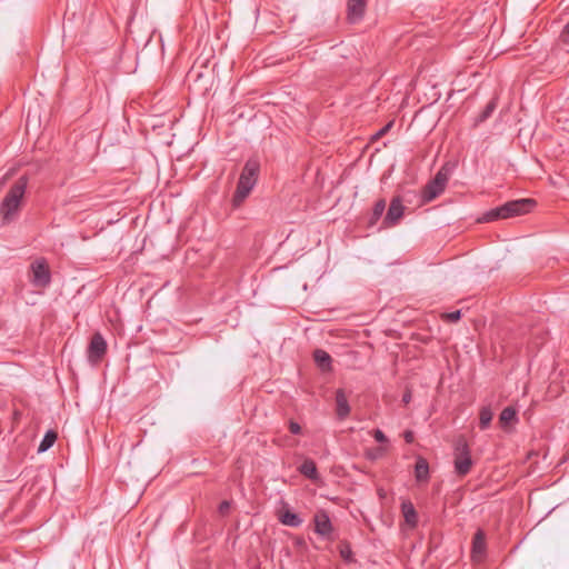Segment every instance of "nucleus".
<instances>
[{
	"instance_id": "obj_1",
	"label": "nucleus",
	"mask_w": 569,
	"mask_h": 569,
	"mask_svg": "<svg viewBox=\"0 0 569 569\" xmlns=\"http://www.w3.org/2000/svg\"><path fill=\"white\" fill-rule=\"evenodd\" d=\"M27 186L28 178L26 176L20 177L2 199L0 217L3 223H10L17 219Z\"/></svg>"
},
{
	"instance_id": "obj_2",
	"label": "nucleus",
	"mask_w": 569,
	"mask_h": 569,
	"mask_svg": "<svg viewBox=\"0 0 569 569\" xmlns=\"http://www.w3.org/2000/svg\"><path fill=\"white\" fill-rule=\"evenodd\" d=\"M259 171L260 162L258 159H248L240 173L237 189L233 193L232 203L234 207H239L250 194L251 190L257 183Z\"/></svg>"
},
{
	"instance_id": "obj_3",
	"label": "nucleus",
	"mask_w": 569,
	"mask_h": 569,
	"mask_svg": "<svg viewBox=\"0 0 569 569\" xmlns=\"http://www.w3.org/2000/svg\"><path fill=\"white\" fill-rule=\"evenodd\" d=\"M535 206L536 201L529 198L511 200L486 212L481 221L490 222L498 219H508L521 216L530 212Z\"/></svg>"
},
{
	"instance_id": "obj_4",
	"label": "nucleus",
	"mask_w": 569,
	"mask_h": 569,
	"mask_svg": "<svg viewBox=\"0 0 569 569\" xmlns=\"http://www.w3.org/2000/svg\"><path fill=\"white\" fill-rule=\"evenodd\" d=\"M453 466L459 477L468 475L473 466L468 442L462 436L458 437L453 443Z\"/></svg>"
},
{
	"instance_id": "obj_5",
	"label": "nucleus",
	"mask_w": 569,
	"mask_h": 569,
	"mask_svg": "<svg viewBox=\"0 0 569 569\" xmlns=\"http://www.w3.org/2000/svg\"><path fill=\"white\" fill-rule=\"evenodd\" d=\"M450 169L443 166L439 169L432 180H430L421 192V202L428 203L440 196L449 181Z\"/></svg>"
},
{
	"instance_id": "obj_6",
	"label": "nucleus",
	"mask_w": 569,
	"mask_h": 569,
	"mask_svg": "<svg viewBox=\"0 0 569 569\" xmlns=\"http://www.w3.org/2000/svg\"><path fill=\"white\" fill-rule=\"evenodd\" d=\"M30 281L34 287L46 288L51 282V273L44 259L31 263Z\"/></svg>"
},
{
	"instance_id": "obj_7",
	"label": "nucleus",
	"mask_w": 569,
	"mask_h": 569,
	"mask_svg": "<svg viewBox=\"0 0 569 569\" xmlns=\"http://www.w3.org/2000/svg\"><path fill=\"white\" fill-rule=\"evenodd\" d=\"M315 522V532L319 535L320 537L332 541L333 538V526L331 523V520L329 518V515L325 510H319L316 512L313 517Z\"/></svg>"
},
{
	"instance_id": "obj_8",
	"label": "nucleus",
	"mask_w": 569,
	"mask_h": 569,
	"mask_svg": "<svg viewBox=\"0 0 569 569\" xmlns=\"http://www.w3.org/2000/svg\"><path fill=\"white\" fill-rule=\"evenodd\" d=\"M107 352V342L98 332L94 333L88 347V360L91 363H98Z\"/></svg>"
},
{
	"instance_id": "obj_9",
	"label": "nucleus",
	"mask_w": 569,
	"mask_h": 569,
	"mask_svg": "<svg viewBox=\"0 0 569 569\" xmlns=\"http://www.w3.org/2000/svg\"><path fill=\"white\" fill-rule=\"evenodd\" d=\"M403 212L405 207L401 199L399 197L393 198L383 219V226L387 228L396 226L402 218Z\"/></svg>"
},
{
	"instance_id": "obj_10",
	"label": "nucleus",
	"mask_w": 569,
	"mask_h": 569,
	"mask_svg": "<svg viewBox=\"0 0 569 569\" xmlns=\"http://www.w3.org/2000/svg\"><path fill=\"white\" fill-rule=\"evenodd\" d=\"M367 2L366 0H348L347 2V18L351 23L359 22L366 11Z\"/></svg>"
},
{
	"instance_id": "obj_11",
	"label": "nucleus",
	"mask_w": 569,
	"mask_h": 569,
	"mask_svg": "<svg viewBox=\"0 0 569 569\" xmlns=\"http://www.w3.org/2000/svg\"><path fill=\"white\" fill-rule=\"evenodd\" d=\"M336 415L339 420H345L351 412V407L348 402L347 395L343 389L336 391Z\"/></svg>"
},
{
	"instance_id": "obj_12",
	"label": "nucleus",
	"mask_w": 569,
	"mask_h": 569,
	"mask_svg": "<svg viewBox=\"0 0 569 569\" xmlns=\"http://www.w3.org/2000/svg\"><path fill=\"white\" fill-rule=\"evenodd\" d=\"M486 550V538L481 530H478L472 540V557L476 560H480Z\"/></svg>"
},
{
	"instance_id": "obj_13",
	"label": "nucleus",
	"mask_w": 569,
	"mask_h": 569,
	"mask_svg": "<svg viewBox=\"0 0 569 569\" xmlns=\"http://www.w3.org/2000/svg\"><path fill=\"white\" fill-rule=\"evenodd\" d=\"M415 477L419 482H426L429 479V465L428 461L418 457L416 466H415Z\"/></svg>"
},
{
	"instance_id": "obj_14",
	"label": "nucleus",
	"mask_w": 569,
	"mask_h": 569,
	"mask_svg": "<svg viewBox=\"0 0 569 569\" xmlns=\"http://www.w3.org/2000/svg\"><path fill=\"white\" fill-rule=\"evenodd\" d=\"M313 360L322 371L331 370V357L327 351L316 349L313 352Z\"/></svg>"
},
{
	"instance_id": "obj_15",
	"label": "nucleus",
	"mask_w": 569,
	"mask_h": 569,
	"mask_svg": "<svg viewBox=\"0 0 569 569\" xmlns=\"http://www.w3.org/2000/svg\"><path fill=\"white\" fill-rule=\"evenodd\" d=\"M401 511L406 523L412 528L416 527L418 522V515L413 505L410 501L402 502Z\"/></svg>"
},
{
	"instance_id": "obj_16",
	"label": "nucleus",
	"mask_w": 569,
	"mask_h": 569,
	"mask_svg": "<svg viewBox=\"0 0 569 569\" xmlns=\"http://www.w3.org/2000/svg\"><path fill=\"white\" fill-rule=\"evenodd\" d=\"M279 520L282 525L284 526H288V527H292V528H298L302 525V519L299 515L292 512L291 510L287 509L284 510L280 517H279Z\"/></svg>"
},
{
	"instance_id": "obj_17",
	"label": "nucleus",
	"mask_w": 569,
	"mask_h": 569,
	"mask_svg": "<svg viewBox=\"0 0 569 569\" xmlns=\"http://www.w3.org/2000/svg\"><path fill=\"white\" fill-rule=\"evenodd\" d=\"M299 471L307 478L315 480L318 478L316 463L311 459H306L299 467Z\"/></svg>"
},
{
	"instance_id": "obj_18",
	"label": "nucleus",
	"mask_w": 569,
	"mask_h": 569,
	"mask_svg": "<svg viewBox=\"0 0 569 569\" xmlns=\"http://www.w3.org/2000/svg\"><path fill=\"white\" fill-rule=\"evenodd\" d=\"M56 440H57V433L53 430L47 431L39 445L38 451L39 452L47 451L48 449H50L53 446Z\"/></svg>"
},
{
	"instance_id": "obj_19",
	"label": "nucleus",
	"mask_w": 569,
	"mask_h": 569,
	"mask_svg": "<svg viewBox=\"0 0 569 569\" xmlns=\"http://www.w3.org/2000/svg\"><path fill=\"white\" fill-rule=\"evenodd\" d=\"M492 411L489 407H482L479 412V427L481 430L489 428L492 420Z\"/></svg>"
},
{
	"instance_id": "obj_20",
	"label": "nucleus",
	"mask_w": 569,
	"mask_h": 569,
	"mask_svg": "<svg viewBox=\"0 0 569 569\" xmlns=\"http://www.w3.org/2000/svg\"><path fill=\"white\" fill-rule=\"evenodd\" d=\"M517 420V411L512 407H506L499 417V421L502 426H507L512 421Z\"/></svg>"
},
{
	"instance_id": "obj_21",
	"label": "nucleus",
	"mask_w": 569,
	"mask_h": 569,
	"mask_svg": "<svg viewBox=\"0 0 569 569\" xmlns=\"http://www.w3.org/2000/svg\"><path fill=\"white\" fill-rule=\"evenodd\" d=\"M385 210H386V201L383 199L378 200L373 206L370 224H375L381 218Z\"/></svg>"
},
{
	"instance_id": "obj_22",
	"label": "nucleus",
	"mask_w": 569,
	"mask_h": 569,
	"mask_svg": "<svg viewBox=\"0 0 569 569\" xmlns=\"http://www.w3.org/2000/svg\"><path fill=\"white\" fill-rule=\"evenodd\" d=\"M496 107L497 104L495 100L489 101L483 111L481 112V114L479 116V121L487 120L492 114Z\"/></svg>"
},
{
	"instance_id": "obj_23",
	"label": "nucleus",
	"mask_w": 569,
	"mask_h": 569,
	"mask_svg": "<svg viewBox=\"0 0 569 569\" xmlns=\"http://www.w3.org/2000/svg\"><path fill=\"white\" fill-rule=\"evenodd\" d=\"M443 317L449 322H457L461 318V311L460 310H456V311H452V312H448V313H445Z\"/></svg>"
},
{
	"instance_id": "obj_24",
	"label": "nucleus",
	"mask_w": 569,
	"mask_h": 569,
	"mask_svg": "<svg viewBox=\"0 0 569 569\" xmlns=\"http://www.w3.org/2000/svg\"><path fill=\"white\" fill-rule=\"evenodd\" d=\"M373 438H375L376 441H378L380 443H383V442L388 441L386 435L380 429H376L373 431Z\"/></svg>"
},
{
	"instance_id": "obj_25",
	"label": "nucleus",
	"mask_w": 569,
	"mask_h": 569,
	"mask_svg": "<svg viewBox=\"0 0 569 569\" xmlns=\"http://www.w3.org/2000/svg\"><path fill=\"white\" fill-rule=\"evenodd\" d=\"M289 430L291 433L293 435H299L301 432V427L298 422L296 421H290L289 423Z\"/></svg>"
},
{
	"instance_id": "obj_26",
	"label": "nucleus",
	"mask_w": 569,
	"mask_h": 569,
	"mask_svg": "<svg viewBox=\"0 0 569 569\" xmlns=\"http://www.w3.org/2000/svg\"><path fill=\"white\" fill-rule=\"evenodd\" d=\"M231 505L229 501L227 500H223L220 505H219V512L221 515H226L228 513L229 509H230Z\"/></svg>"
},
{
	"instance_id": "obj_27",
	"label": "nucleus",
	"mask_w": 569,
	"mask_h": 569,
	"mask_svg": "<svg viewBox=\"0 0 569 569\" xmlns=\"http://www.w3.org/2000/svg\"><path fill=\"white\" fill-rule=\"evenodd\" d=\"M391 126H392V122H389L388 124H386L383 128H381V129H380V130H379V131L373 136V138H375V139H378V138L382 137L383 134H386V133L389 131V129L391 128Z\"/></svg>"
},
{
	"instance_id": "obj_28",
	"label": "nucleus",
	"mask_w": 569,
	"mask_h": 569,
	"mask_svg": "<svg viewBox=\"0 0 569 569\" xmlns=\"http://www.w3.org/2000/svg\"><path fill=\"white\" fill-rule=\"evenodd\" d=\"M560 38L563 42H569V22L565 26Z\"/></svg>"
},
{
	"instance_id": "obj_29",
	"label": "nucleus",
	"mask_w": 569,
	"mask_h": 569,
	"mask_svg": "<svg viewBox=\"0 0 569 569\" xmlns=\"http://www.w3.org/2000/svg\"><path fill=\"white\" fill-rule=\"evenodd\" d=\"M403 438L407 443H411L415 440V435L411 430H406L403 432Z\"/></svg>"
},
{
	"instance_id": "obj_30",
	"label": "nucleus",
	"mask_w": 569,
	"mask_h": 569,
	"mask_svg": "<svg viewBox=\"0 0 569 569\" xmlns=\"http://www.w3.org/2000/svg\"><path fill=\"white\" fill-rule=\"evenodd\" d=\"M340 555L346 560H350L351 559V550L349 548L341 549L340 550Z\"/></svg>"
},
{
	"instance_id": "obj_31",
	"label": "nucleus",
	"mask_w": 569,
	"mask_h": 569,
	"mask_svg": "<svg viewBox=\"0 0 569 569\" xmlns=\"http://www.w3.org/2000/svg\"><path fill=\"white\" fill-rule=\"evenodd\" d=\"M410 400H411V393L408 391V392H406V393L402 396V402H403L405 405H407V403H409V402H410Z\"/></svg>"
}]
</instances>
